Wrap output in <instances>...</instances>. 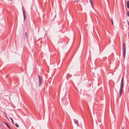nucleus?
Instances as JSON below:
<instances>
[{
    "label": "nucleus",
    "instance_id": "1",
    "mask_svg": "<svg viewBox=\"0 0 129 129\" xmlns=\"http://www.w3.org/2000/svg\"><path fill=\"white\" fill-rule=\"evenodd\" d=\"M124 80L123 77H122L121 79V85L120 86V88L119 90V92H120V96H121V94L122 93L123 89V86H124Z\"/></svg>",
    "mask_w": 129,
    "mask_h": 129
},
{
    "label": "nucleus",
    "instance_id": "2",
    "mask_svg": "<svg viewBox=\"0 0 129 129\" xmlns=\"http://www.w3.org/2000/svg\"><path fill=\"white\" fill-rule=\"evenodd\" d=\"M126 45L125 43L123 44V56L124 57H125V53H126Z\"/></svg>",
    "mask_w": 129,
    "mask_h": 129
},
{
    "label": "nucleus",
    "instance_id": "3",
    "mask_svg": "<svg viewBox=\"0 0 129 129\" xmlns=\"http://www.w3.org/2000/svg\"><path fill=\"white\" fill-rule=\"evenodd\" d=\"M38 77L39 78V83L38 84V86L39 87H40L41 86V84L42 83V81H41V79L39 75H38Z\"/></svg>",
    "mask_w": 129,
    "mask_h": 129
},
{
    "label": "nucleus",
    "instance_id": "4",
    "mask_svg": "<svg viewBox=\"0 0 129 129\" xmlns=\"http://www.w3.org/2000/svg\"><path fill=\"white\" fill-rule=\"evenodd\" d=\"M74 121L75 123L77 124L78 126H80V124L78 123V121L77 120L74 119Z\"/></svg>",
    "mask_w": 129,
    "mask_h": 129
},
{
    "label": "nucleus",
    "instance_id": "5",
    "mask_svg": "<svg viewBox=\"0 0 129 129\" xmlns=\"http://www.w3.org/2000/svg\"><path fill=\"white\" fill-rule=\"evenodd\" d=\"M89 2H90V3L91 4V5L92 7L93 8V7H94L93 4V2H92V1H91V0H90Z\"/></svg>",
    "mask_w": 129,
    "mask_h": 129
},
{
    "label": "nucleus",
    "instance_id": "6",
    "mask_svg": "<svg viewBox=\"0 0 129 129\" xmlns=\"http://www.w3.org/2000/svg\"><path fill=\"white\" fill-rule=\"evenodd\" d=\"M127 8H129V1H127Z\"/></svg>",
    "mask_w": 129,
    "mask_h": 129
},
{
    "label": "nucleus",
    "instance_id": "7",
    "mask_svg": "<svg viewBox=\"0 0 129 129\" xmlns=\"http://www.w3.org/2000/svg\"><path fill=\"white\" fill-rule=\"evenodd\" d=\"M22 11H23V14L24 20L25 19V16L24 15V11L23 9L22 10Z\"/></svg>",
    "mask_w": 129,
    "mask_h": 129
},
{
    "label": "nucleus",
    "instance_id": "8",
    "mask_svg": "<svg viewBox=\"0 0 129 129\" xmlns=\"http://www.w3.org/2000/svg\"><path fill=\"white\" fill-rule=\"evenodd\" d=\"M10 119H11V121L12 122V123L13 124H14L13 121V120L12 119V118H11V117H10Z\"/></svg>",
    "mask_w": 129,
    "mask_h": 129
},
{
    "label": "nucleus",
    "instance_id": "9",
    "mask_svg": "<svg viewBox=\"0 0 129 129\" xmlns=\"http://www.w3.org/2000/svg\"><path fill=\"white\" fill-rule=\"evenodd\" d=\"M127 16L128 17L129 16V12L128 11H127Z\"/></svg>",
    "mask_w": 129,
    "mask_h": 129
},
{
    "label": "nucleus",
    "instance_id": "10",
    "mask_svg": "<svg viewBox=\"0 0 129 129\" xmlns=\"http://www.w3.org/2000/svg\"><path fill=\"white\" fill-rule=\"evenodd\" d=\"M15 125L17 127H19L17 123L15 124Z\"/></svg>",
    "mask_w": 129,
    "mask_h": 129
},
{
    "label": "nucleus",
    "instance_id": "11",
    "mask_svg": "<svg viewBox=\"0 0 129 129\" xmlns=\"http://www.w3.org/2000/svg\"><path fill=\"white\" fill-rule=\"evenodd\" d=\"M111 21L112 23V24L113 25V20L112 18L111 19Z\"/></svg>",
    "mask_w": 129,
    "mask_h": 129
},
{
    "label": "nucleus",
    "instance_id": "12",
    "mask_svg": "<svg viewBox=\"0 0 129 129\" xmlns=\"http://www.w3.org/2000/svg\"><path fill=\"white\" fill-rule=\"evenodd\" d=\"M6 125L7 127H8V128H10V126H9V125L7 124H6Z\"/></svg>",
    "mask_w": 129,
    "mask_h": 129
},
{
    "label": "nucleus",
    "instance_id": "13",
    "mask_svg": "<svg viewBox=\"0 0 129 129\" xmlns=\"http://www.w3.org/2000/svg\"><path fill=\"white\" fill-rule=\"evenodd\" d=\"M124 126H122L121 127V129H124Z\"/></svg>",
    "mask_w": 129,
    "mask_h": 129
},
{
    "label": "nucleus",
    "instance_id": "14",
    "mask_svg": "<svg viewBox=\"0 0 129 129\" xmlns=\"http://www.w3.org/2000/svg\"><path fill=\"white\" fill-rule=\"evenodd\" d=\"M127 22L128 25H129V22L128 21V20H127Z\"/></svg>",
    "mask_w": 129,
    "mask_h": 129
},
{
    "label": "nucleus",
    "instance_id": "15",
    "mask_svg": "<svg viewBox=\"0 0 129 129\" xmlns=\"http://www.w3.org/2000/svg\"><path fill=\"white\" fill-rule=\"evenodd\" d=\"M25 35H26V33L25 32Z\"/></svg>",
    "mask_w": 129,
    "mask_h": 129
},
{
    "label": "nucleus",
    "instance_id": "16",
    "mask_svg": "<svg viewBox=\"0 0 129 129\" xmlns=\"http://www.w3.org/2000/svg\"><path fill=\"white\" fill-rule=\"evenodd\" d=\"M128 29H129V26H128Z\"/></svg>",
    "mask_w": 129,
    "mask_h": 129
},
{
    "label": "nucleus",
    "instance_id": "17",
    "mask_svg": "<svg viewBox=\"0 0 129 129\" xmlns=\"http://www.w3.org/2000/svg\"><path fill=\"white\" fill-rule=\"evenodd\" d=\"M128 36H129V32H128Z\"/></svg>",
    "mask_w": 129,
    "mask_h": 129
}]
</instances>
